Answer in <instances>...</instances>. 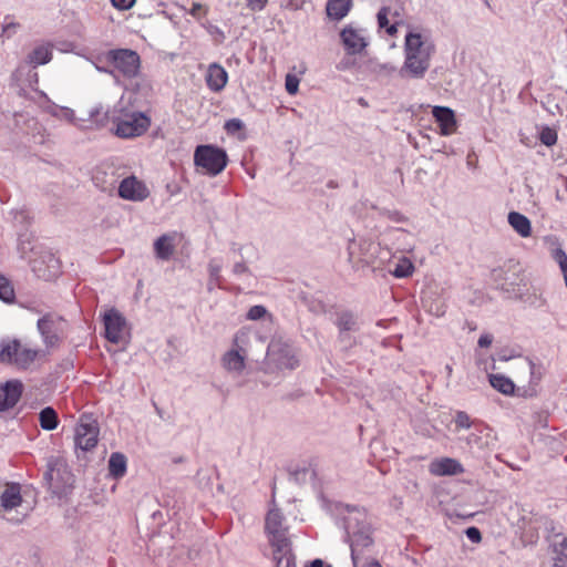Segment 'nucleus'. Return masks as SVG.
Returning a JSON list of instances; mask_svg holds the SVG:
<instances>
[{
  "instance_id": "1",
  "label": "nucleus",
  "mask_w": 567,
  "mask_h": 567,
  "mask_svg": "<svg viewBox=\"0 0 567 567\" xmlns=\"http://www.w3.org/2000/svg\"><path fill=\"white\" fill-rule=\"evenodd\" d=\"M435 44L430 34L409 31L404 38V62L399 70L402 79H423L430 69Z\"/></svg>"
},
{
  "instance_id": "2",
  "label": "nucleus",
  "mask_w": 567,
  "mask_h": 567,
  "mask_svg": "<svg viewBox=\"0 0 567 567\" xmlns=\"http://www.w3.org/2000/svg\"><path fill=\"white\" fill-rule=\"evenodd\" d=\"M265 535L271 547L276 567H296L289 526L281 511L275 506L269 508L265 517Z\"/></svg>"
},
{
  "instance_id": "3",
  "label": "nucleus",
  "mask_w": 567,
  "mask_h": 567,
  "mask_svg": "<svg viewBox=\"0 0 567 567\" xmlns=\"http://www.w3.org/2000/svg\"><path fill=\"white\" fill-rule=\"evenodd\" d=\"M112 124V132L120 138H135L142 136L151 126V117L135 109L131 99L122 96L107 112Z\"/></svg>"
},
{
  "instance_id": "4",
  "label": "nucleus",
  "mask_w": 567,
  "mask_h": 567,
  "mask_svg": "<svg viewBox=\"0 0 567 567\" xmlns=\"http://www.w3.org/2000/svg\"><path fill=\"white\" fill-rule=\"evenodd\" d=\"M342 522L347 540L351 548L353 566L357 567L358 553L372 544L371 526L368 515L363 508L344 505L342 506Z\"/></svg>"
},
{
  "instance_id": "5",
  "label": "nucleus",
  "mask_w": 567,
  "mask_h": 567,
  "mask_svg": "<svg viewBox=\"0 0 567 567\" xmlns=\"http://www.w3.org/2000/svg\"><path fill=\"white\" fill-rule=\"evenodd\" d=\"M299 365L295 347L282 338H274L267 349L266 367L270 371L293 370Z\"/></svg>"
},
{
  "instance_id": "6",
  "label": "nucleus",
  "mask_w": 567,
  "mask_h": 567,
  "mask_svg": "<svg viewBox=\"0 0 567 567\" xmlns=\"http://www.w3.org/2000/svg\"><path fill=\"white\" fill-rule=\"evenodd\" d=\"M43 355H45L43 351L28 348L16 339L0 342V361L13 364L19 369L29 368L35 359Z\"/></svg>"
},
{
  "instance_id": "7",
  "label": "nucleus",
  "mask_w": 567,
  "mask_h": 567,
  "mask_svg": "<svg viewBox=\"0 0 567 567\" xmlns=\"http://www.w3.org/2000/svg\"><path fill=\"white\" fill-rule=\"evenodd\" d=\"M227 154L224 150L214 145H199L194 153V163L207 174L216 176L227 165Z\"/></svg>"
},
{
  "instance_id": "8",
  "label": "nucleus",
  "mask_w": 567,
  "mask_h": 567,
  "mask_svg": "<svg viewBox=\"0 0 567 567\" xmlns=\"http://www.w3.org/2000/svg\"><path fill=\"white\" fill-rule=\"evenodd\" d=\"M48 488L58 497L64 496L72 487V475L60 460H50L43 476Z\"/></svg>"
},
{
  "instance_id": "9",
  "label": "nucleus",
  "mask_w": 567,
  "mask_h": 567,
  "mask_svg": "<svg viewBox=\"0 0 567 567\" xmlns=\"http://www.w3.org/2000/svg\"><path fill=\"white\" fill-rule=\"evenodd\" d=\"M114 71L118 72L126 79H133L138 75L141 68V58L137 52L130 49L110 50L106 55Z\"/></svg>"
},
{
  "instance_id": "10",
  "label": "nucleus",
  "mask_w": 567,
  "mask_h": 567,
  "mask_svg": "<svg viewBox=\"0 0 567 567\" xmlns=\"http://www.w3.org/2000/svg\"><path fill=\"white\" fill-rule=\"evenodd\" d=\"M248 337V333L244 330H239L234 338L233 348L225 352L221 358L223 368L230 374L238 377L246 368L247 351L244 348V343Z\"/></svg>"
},
{
  "instance_id": "11",
  "label": "nucleus",
  "mask_w": 567,
  "mask_h": 567,
  "mask_svg": "<svg viewBox=\"0 0 567 567\" xmlns=\"http://www.w3.org/2000/svg\"><path fill=\"white\" fill-rule=\"evenodd\" d=\"M348 260L353 266L371 265L377 258L379 244L365 238H353L348 244Z\"/></svg>"
},
{
  "instance_id": "12",
  "label": "nucleus",
  "mask_w": 567,
  "mask_h": 567,
  "mask_svg": "<svg viewBox=\"0 0 567 567\" xmlns=\"http://www.w3.org/2000/svg\"><path fill=\"white\" fill-rule=\"evenodd\" d=\"M340 39L348 55L362 54L369 45V34L367 29L353 23L346 25L341 30Z\"/></svg>"
},
{
  "instance_id": "13",
  "label": "nucleus",
  "mask_w": 567,
  "mask_h": 567,
  "mask_svg": "<svg viewBox=\"0 0 567 567\" xmlns=\"http://www.w3.org/2000/svg\"><path fill=\"white\" fill-rule=\"evenodd\" d=\"M99 424L89 415H82L75 427V447L83 452L94 449L99 441Z\"/></svg>"
},
{
  "instance_id": "14",
  "label": "nucleus",
  "mask_w": 567,
  "mask_h": 567,
  "mask_svg": "<svg viewBox=\"0 0 567 567\" xmlns=\"http://www.w3.org/2000/svg\"><path fill=\"white\" fill-rule=\"evenodd\" d=\"M103 323L105 338L112 343L118 344L124 342L130 334L126 319L115 308H111L104 312Z\"/></svg>"
},
{
  "instance_id": "15",
  "label": "nucleus",
  "mask_w": 567,
  "mask_h": 567,
  "mask_svg": "<svg viewBox=\"0 0 567 567\" xmlns=\"http://www.w3.org/2000/svg\"><path fill=\"white\" fill-rule=\"evenodd\" d=\"M37 327L47 348L59 346L64 329L62 317L48 313L38 320Z\"/></svg>"
},
{
  "instance_id": "16",
  "label": "nucleus",
  "mask_w": 567,
  "mask_h": 567,
  "mask_svg": "<svg viewBox=\"0 0 567 567\" xmlns=\"http://www.w3.org/2000/svg\"><path fill=\"white\" fill-rule=\"evenodd\" d=\"M31 268L38 278L49 281L60 274V260L52 251L43 250L31 260Z\"/></svg>"
},
{
  "instance_id": "17",
  "label": "nucleus",
  "mask_w": 567,
  "mask_h": 567,
  "mask_svg": "<svg viewBox=\"0 0 567 567\" xmlns=\"http://www.w3.org/2000/svg\"><path fill=\"white\" fill-rule=\"evenodd\" d=\"M22 498L20 486L17 484L7 485L0 496V507L6 519L19 523L24 514L18 515V507L21 506Z\"/></svg>"
},
{
  "instance_id": "18",
  "label": "nucleus",
  "mask_w": 567,
  "mask_h": 567,
  "mask_svg": "<svg viewBox=\"0 0 567 567\" xmlns=\"http://www.w3.org/2000/svg\"><path fill=\"white\" fill-rule=\"evenodd\" d=\"M150 194L146 184L134 175L123 178L118 184V196L125 200L144 202Z\"/></svg>"
},
{
  "instance_id": "19",
  "label": "nucleus",
  "mask_w": 567,
  "mask_h": 567,
  "mask_svg": "<svg viewBox=\"0 0 567 567\" xmlns=\"http://www.w3.org/2000/svg\"><path fill=\"white\" fill-rule=\"evenodd\" d=\"M432 115L440 126V134L442 136H450L457 130V121L455 113L447 106H433Z\"/></svg>"
},
{
  "instance_id": "20",
  "label": "nucleus",
  "mask_w": 567,
  "mask_h": 567,
  "mask_svg": "<svg viewBox=\"0 0 567 567\" xmlns=\"http://www.w3.org/2000/svg\"><path fill=\"white\" fill-rule=\"evenodd\" d=\"M208 89L215 93L224 90L228 82V73L219 63H210L205 74Z\"/></svg>"
},
{
  "instance_id": "21",
  "label": "nucleus",
  "mask_w": 567,
  "mask_h": 567,
  "mask_svg": "<svg viewBox=\"0 0 567 567\" xmlns=\"http://www.w3.org/2000/svg\"><path fill=\"white\" fill-rule=\"evenodd\" d=\"M429 472L435 476L457 475L464 472L463 465L455 458L441 457L433 460Z\"/></svg>"
},
{
  "instance_id": "22",
  "label": "nucleus",
  "mask_w": 567,
  "mask_h": 567,
  "mask_svg": "<svg viewBox=\"0 0 567 567\" xmlns=\"http://www.w3.org/2000/svg\"><path fill=\"white\" fill-rule=\"evenodd\" d=\"M491 278L495 287L504 292L516 293L519 291L520 279L515 274L509 276L507 271L499 267L492 270Z\"/></svg>"
},
{
  "instance_id": "23",
  "label": "nucleus",
  "mask_w": 567,
  "mask_h": 567,
  "mask_svg": "<svg viewBox=\"0 0 567 567\" xmlns=\"http://www.w3.org/2000/svg\"><path fill=\"white\" fill-rule=\"evenodd\" d=\"M22 393L21 382L13 380L0 385V411L13 408Z\"/></svg>"
},
{
  "instance_id": "24",
  "label": "nucleus",
  "mask_w": 567,
  "mask_h": 567,
  "mask_svg": "<svg viewBox=\"0 0 567 567\" xmlns=\"http://www.w3.org/2000/svg\"><path fill=\"white\" fill-rule=\"evenodd\" d=\"M154 251L156 258L161 260H169L175 251L174 236L164 234L154 243Z\"/></svg>"
},
{
  "instance_id": "25",
  "label": "nucleus",
  "mask_w": 567,
  "mask_h": 567,
  "mask_svg": "<svg viewBox=\"0 0 567 567\" xmlns=\"http://www.w3.org/2000/svg\"><path fill=\"white\" fill-rule=\"evenodd\" d=\"M507 221L520 237L527 238L532 235V224L525 215L511 212L507 216Z\"/></svg>"
},
{
  "instance_id": "26",
  "label": "nucleus",
  "mask_w": 567,
  "mask_h": 567,
  "mask_svg": "<svg viewBox=\"0 0 567 567\" xmlns=\"http://www.w3.org/2000/svg\"><path fill=\"white\" fill-rule=\"evenodd\" d=\"M352 7V0H328L327 14L334 20L343 19Z\"/></svg>"
},
{
  "instance_id": "27",
  "label": "nucleus",
  "mask_w": 567,
  "mask_h": 567,
  "mask_svg": "<svg viewBox=\"0 0 567 567\" xmlns=\"http://www.w3.org/2000/svg\"><path fill=\"white\" fill-rule=\"evenodd\" d=\"M52 59V50L49 44H41L28 54V62L33 66L47 64Z\"/></svg>"
},
{
  "instance_id": "28",
  "label": "nucleus",
  "mask_w": 567,
  "mask_h": 567,
  "mask_svg": "<svg viewBox=\"0 0 567 567\" xmlns=\"http://www.w3.org/2000/svg\"><path fill=\"white\" fill-rule=\"evenodd\" d=\"M488 380L491 385L498 392L505 395H511L514 393L515 384L509 378L503 374H489Z\"/></svg>"
},
{
  "instance_id": "29",
  "label": "nucleus",
  "mask_w": 567,
  "mask_h": 567,
  "mask_svg": "<svg viewBox=\"0 0 567 567\" xmlns=\"http://www.w3.org/2000/svg\"><path fill=\"white\" fill-rule=\"evenodd\" d=\"M109 472L114 478H121L126 473V457L122 453H112L109 460Z\"/></svg>"
},
{
  "instance_id": "30",
  "label": "nucleus",
  "mask_w": 567,
  "mask_h": 567,
  "mask_svg": "<svg viewBox=\"0 0 567 567\" xmlns=\"http://www.w3.org/2000/svg\"><path fill=\"white\" fill-rule=\"evenodd\" d=\"M389 14L390 9L382 7L377 14L378 25L380 29H384L389 35H394L398 32V24L396 22L390 23Z\"/></svg>"
},
{
  "instance_id": "31",
  "label": "nucleus",
  "mask_w": 567,
  "mask_h": 567,
  "mask_svg": "<svg viewBox=\"0 0 567 567\" xmlns=\"http://www.w3.org/2000/svg\"><path fill=\"white\" fill-rule=\"evenodd\" d=\"M413 271L414 266L412 261L406 257L400 258L394 265V268L390 269V272L396 278H408L413 274Z\"/></svg>"
},
{
  "instance_id": "32",
  "label": "nucleus",
  "mask_w": 567,
  "mask_h": 567,
  "mask_svg": "<svg viewBox=\"0 0 567 567\" xmlns=\"http://www.w3.org/2000/svg\"><path fill=\"white\" fill-rule=\"evenodd\" d=\"M40 425L43 430L52 431L58 426V415L56 412L48 406L44 408L39 415Z\"/></svg>"
},
{
  "instance_id": "33",
  "label": "nucleus",
  "mask_w": 567,
  "mask_h": 567,
  "mask_svg": "<svg viewBox=\"0 0 567 567\" xmlns=\"http://www.w3.org/2000/svg\"><path fill=\"white\" fill-rule=\"evenodd\" d=\"M48 112L54 117L65 120L68 122L74 121V111L69 107L52 104L48 107Z\"/></svg>"
},
{
  "instance_id": "34",
  "label": "nucleus",
  "mask_w": 567,
  "mask_h": 567,
  "mask_svg": "<svg viewBox=\"0 0 567 567\" xmlns=\"http://www.w3.org/2000/svg\"><path fill=\"white\" fill-rule=\"evenodd\" d=\"M0 299L4 302H12L14 299V290L9 281L4 276L0 274Z\"/></svg>"
},
{
  "instance_id": "35",
  "label": "nucleus",
  "mask_w": 567,
  "mask_h": 567,
  "mask_svg": "<svg viewBox=\"0 0 567 567\" xmlns=\"http://www.w3.org/2000/svg\"><path fill=\"white\" fill-rule=\"evenodd\" d=\"M337 326L341 333L350 331L355 326V319L352 313L350 312H342L339 315L337 319Z\"/></svg>"
},
{
  "instance_id": "36",
  "label": "nucleus",
  "mask_w": 567,
  "mask_h": 567,
  "mask_svg": "<svg viewBox=\"0 0 567 567\" xmlns=\"http://www.w3.org/2000/svg\"><path fill=\"white\" fill-rule=\"evenodd\" d=\"M556 566L567 567V538H563L559 544L556 545Z\"/></svg>"
},
{
  "instance_id": "37",
  "label": "nucleus",
  "mask_w": 567,
  "mask_h": 567,
  "mask_svg": "<svg viewBox=\"0 0 567 567\" xmlns=\"http://www.w3.org/2000/svg\"><path fill=\"white\" fill-rule=\"evenodd\" d=\"M220 271H221V264L216 259L210 260L208 264V272H209V277H210V284L216 282L218 285V288L221 287Z\"/></svg>"
},
{
  "instance_id": "38",
  "label": "nucleus",
  "mask_w": 567,
  "mask_h": 567,
  "mask_svg": "<svg viewBox=\"0 0 567 567\" xmlns=\"http://www.w3.org/2000/svg\"><path fill=\"white\" fill-rule=\"evenodd\" d=\"M539 140L540 142L546 146H553L557 142V133L555 130L545 126L542 128L539 133Z\"/></svg>"
},
{
  "instance_id": "39",
  "label": "nucleus",
  "mask_w": 567,
  "mask_h": 567,
  "mask_svg": "<svg viewBox=\"0 0 567 567\" xmlns=\"http://www.w3.org/2000/svg\"><path fill=\"white\" fill-rule=\"evenodd\" d=\"M20 24L14 21H9L8 18H6L4 23L2 25V32L1 38L3 40L11 39L19 30Z\"/></svg>"
},
{
  "instance_id": "40",
  "label": "nucleus",
  "mask_w": 567,
  "mask_h": 567,
  "mask_svg": "<svg viewBox=\"0 0 567 567\" xmlns=\"http://www.w3.org/2000/svg\"><path fill=\"white\" fill-rule=\"evenodd\" d=\"M193 18H195L197 21H202V19L207 16L208 8L206 6H203L202 3L194 2L192 9L188 12Z\"/></svg>"
},
{
  "instance_id": "41",
  "label": "nucleus",
  "mask_w": 567,
  "mask_h": 567,
  "mask_svg": "<svg viewBox=\"0 0 567 567\" xmlns=\"http://www.w3.org/2000/svg\"><path fill=\"white\" fill-rule=\"evenodd\" d=\"M299 79L293 75V74H287L286 75V82H285V85H286V90L289 94L293 95L298 92V87H299Z\"/></svg>"
},
{
  "instance_id": "42",
  "label": "nucleus",
  "mask_w": 567,
  "mask_h": 567,
  "mask_svg": "<svg viewBox=\"0 0 567 567\" xmlns=\"http://www.w3.org/2000/svg\"><path fill=\"white\" fill-rule=\"evenodd\" d=\"M267 315V309L264 306H252L247 312V319L259 320Z\"/></svg>"
},
{
  "instance_id": "43",
  "label": "nucleus",
  "mask_w": 567,
  "mask_h": 567,
  "mask_svg": "<svg viewBox=\"0 0 567 567\" xmlns=\"http://www.w3.org/2000/svg\"><path fill=\"white\" fill-rule=\"evenodd\" d=\"M554 259L558 262L564 276L567 275V255L563 249H556L554 252Z\"/></svg>"
},
{
  "instance_id": "44",
  "label": "nucleus",
  "mask_w": 567,
  "mask_h": 567,
  "mask_svg": "<svg viewBox=\"0 0 567 567\" xmlns=\"http://www.w3.org/2000/svg\"><path fill=\"white\" fill-rule=\"evenodd\" d=\"M455 424L461 429H470L472 423L466 412L458 411L455 416Z\"/></svg>"
},
{
  "instance_id": "45",
  "label": "nucleus",
  "mask_w": 567,
  "mask_h": 567,
  "mask_svg": "<svg viewBox=\"0 0 567 567\" xmlns=\"http://www.w3.org/2000/svg\"><path fill=\"white\" fill-rule=\"evenodd\" d=\"M244 124L239 118H231L225 123V130L228 133H236L243 128Z\"/></svg>"
},
{
  "instance_id": "46",
  "label": "nucleus",
  "mask_w": 567,
  "mask_h": 567,
  "mask_svg": "<svg viewBox=\"0 0 567 567\" xmlns=\"http://www.w3.org/2000/svg\"><path fill=\"white\" fill-rule=\"evenodd\" d=\"M136 0H111V3L114 8L118 10H128L131 9Z\"/></svg>"
},
{
  "instance_id": "47",
  "label": "nucleus",
  "mask_w": 567,
  "mask_h": 567,
  "mask_svg": "<svg viewBox=\"0 0 567 567\" xmlns=\"http://www.w3.org/2000/svg\"><path fill=\"white\" fill-rule=\"evenodd\" d=\"M465 535L472 543H480L482 539L481 532L477 527H468L465 530Z\"/></svg>"
},
{
  "instance_id": "48",
  "label": "nucleus",
  "mask_w": 567,
  "mask_h": 567,
  "mask_svg": "<svg viewBox=\"0 0 567 567\" xmlns=\"http://www.w3.org/2000/svg\"><path fill=\"white\" fill-rule=\"evenodd\" d=\"M247 7L251 11H261L268 3V0H246Z\"/></svg>"
},
{
  "instance_id": "49",
  "label": "nucleus",
  "mask_w": 567,
  "mask_h": 567,
  "mask_svg": "<svg viewBox=\"0 0 567 567\" xmlns=\"http://www.w3.org/2000/svg\"><path fill=\"white\" fill-rule=\"evenodd\" d=\"M202 25L208 31L210 34H218L221 39L225 38L224 32L217 27L209 22L202 23Z\"/></svg>"
},
{
  "instance_id": "50",
  "label": "nucleus",
  "mask_w": 567,
  "mask_h": 567,
  "mask_svg": "<svg viewBox=\"0 0 567 567\" xmlns=\"http://www.w3.org/2000/svg\"><path fill=\"white\" fill-rule=\"evenodd\" d=\"M492 342L493 336L491 333H483L481 334L477 343L481 348H487L492 344Z\"/></svg>"
},
{
  "instance_id": "51",
  "label": "nucleus",
  "mask_w": 567,
  "mask_h": 567,
  "mask_svg": "<svg viewBox=\"0 0 567 567\" xmlns=\"http://www.w3.org/2000/svg\"><path fill=\"white\" fill-rule=\"evenodd\" d=\"M384 214L386 215V217L390 220L395 221V223H402V221L405 220V217L401 213H399L396 210H394V212L388 210Z\"/></svg>"
},
{
  "instance_id": "52",
  "label": "nucleus",
  "mask_w": 567,
  "mask_h": 567,
  "mask_svg": "<svg viewBox=\"0 0 567 567\" xmlns=\"http://www.w3.org/2000/svg\"><path fill=\"white\" fill-rule=\"evenodd\" d=\"M233 272L236 276L248 274V267L244 262H237L233 267Z\"/></svg>"
},
{
  "instance_id": "53",
  "label": "nucleus",
  "mask_w": 567,
  "mask_h": 567,
  "mask_svg": "<svg viewBox=\"0 0 567 567\" xmlns=\"http://www.w3.org/2000/svg\"><path fill=\"white\" fill-rule=\"evenodd\" d=\"M380 70L385 72L386 74L393 73L396 69L392 64H382L380 65Z\"/></svg>"
},
{
  "instance_id": "54",
  "label": "nucleus",
  "mask_w": 567,
  "mask_h": 567,
  "mask_svg": "<svg viewBox=\"0 0 567 567\" xmlns=\"http://www.w3.org/2000/svg\"><path fill=\"white\" fill-rule=\"evenodd\" d=\"M306 567H331L330 565H324V563L321 559H315L310 566Z\"/></svg>"
},
{
  "instance_id": "55",
  "label": "nucleus",
  "mask_w": 567,
  "mask_h": 567,
  "mask_svg": "<svg viewBox=\"0 0 567 567\" xmlns=\"http://www.w3.org/2000/svg\"><path fill=\"white\" fill-rule=\"evenodd\" d=\"M393 231H394V234L398 235V239H400V238L405 239L406 237L410 236L406 231H404L403 229H400V228H396Z\"/></svg>"
},
{
  "instance_id": "56",
  "label": "nucleus",
  "mask_w": 567,
  "mask_h": 567,
  "mask_svg": "<svg viewBox=\"0 0 567 567\" xmlns=\"http://www.w3.org/2000/svg\"><path fill=\"white\" fill-rule=\"evenodd\" d=\"M96 69H97V71L103 72V73L114 74V70H111V69H107V68L96 66Z\"/></svg>"
},
{
  "instance_id": "57",
  "label": "nucleus",
  "mask_w": 567,
  "mask_h": 567,
  "mask_svg": "<svg viewBox=\"0 0 567 567\" xmlns=\"http://www.w3.org/2000/svg\"><path fill=\"white\" fill-rule=\"evenodd\" d=\"M560 181H561V184L563 186L565 187V189L567 190V177L566 176H563L560 175L559 176Z\"/></svg>"
},
{
  "instance_id": "58",
  "label": "nucleus",
  "mask_w": 567,
  "mask_h": 567,
  "mask_svg": "<svg viewBox=\"0 0 567 567\" xmlns=\"http://www.w3.org/2000/svg\"><path fill=\"white\" fill-rule=\"evenodd\" d=\"M412 248H413V245H412V244H405V245H403V246L401 247V249H402V250H406V251L411 250Z\"/></svg>"
},
{
  "instance_id": "59",
  "label": "nucleus",
  "mask_w": 567,
  "mask_h": 567,
  "mask_svg": "<svg viewBox=\"0 0 567 567\" xmlns=\"http://www.w3.org/2000/svg\"><path fill=\"white\" fill-rule=\"evenodd\" d=\"M367 567H382L378 561H371Z\"/></svg>"
},
{
  "instance_id": "60",
  "label": "nucleus",
  "mask_w": 567,
  "mask_h": 567,
  "mask_svg": "<svg viewBox=\"0 0 567 567\" xmlns=\"http://www.w3.org/2000/svg\"><path fill=\"white\" fill-rule=\"evenodd\" d=\"M215 287H218L216 282L210 284V279L208 280V289L213 290Z\"/></svg>"
},
{
  "instance_id": "61",
  "label": "nucleus",
  "mask_w": 567,
  "mask_h": 567,
  "mask_svg": "<svg viewBox=\"0 0 567 567\" xmlns=\"http://www.w3.org/2000/svg\"><path fill=\"white\" fill-rule=\"evenodd\" d=\"M556 199L561 202V200H564V199H565V197H563V196L559 194V192H557V193H556Z\"/></svg>"
},
{
  "instance_id": "62",
  "label": "nucleus",
  "mask_w": 567,
  "mask_h": 567,
  "mask_svg": "<svg viewBox=\"0 0 567 567\" xmlns=\"http://www.w3.org/2000/svg\"><path fill=\"white\" fill-rule=\"evenodd\" d=\"M511 357H506V355H499V359L503 360V361H507Z\"/></svg>"
},
{
  "instance_id": "63",
  "label": "nucleus",
  "mask_w": 567,
  "mask_h": 567,
  "mask_svg": "<svg viewBox=\"0 0 567 567\" xmlns=\"http://www.w3.org/2000/svg\"><path fill=\"white\" fill-rule=\"evenodd\" d=\"M446 372L451 373L452 372V368L451 367H446Z\"/></svg>"
},
{
  "instance_id": "64",
  "label": "nucleus",
  "mask_w": 567,
  "mask_h": 567,
  "mask_svg": "<svg viewBox=\"0 0 567 567\" xmlns=\"http://www.w3.org/2000/svg\"><path fill=\"white\" fill-rule=\"evenodd\" d=\"M446 372L451 373L452 372V368L451 367H446Z\"/></svg>"
}]
</instances>
